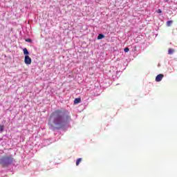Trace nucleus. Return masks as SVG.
<instances>
[{
    "instance_id": "obj_1",
    "label": "nucleus",
    "mask_w": 177,
    "mask_h": 177,
    "mask_svg": "<svg viewBox=\"0 0 177 177\" xmlns=\"http://www.w3.org/2000/svg\"><path fill=\"white\" fill-rule=\"evenodd\" d=\"M71 121V116L67 110L57 109L50 115L49 124L51 127H56L57 129L64 128Z\"/></svg>"
},
{
    "instance_id": "obj_2",
    "label": "nucleus",
    "mask_w": 177,
    "mask_h": 177,
    "mask_svg": "<svg viewBox=\"0 0 177 177\" xmlns=\"http://www.w3.org/2000/svg\"><path fill=\"white\" fill-rule=\"evenodd\" d=\"M13 157L12 156H4L0 159V164L2 167H8L10 165L12 162H13Z\"/></svg>"
},
{
    "instance_id": "obj_3",
    "label": "nucleus",
    "mask_w": 177,
    "mask_h": 177,
    "mask_svg": "<svg viewBox=\"0 0 177 177\" xmlns=\"http://www.w3.org/2000/svg\"><path fill=\"white\" fill-rule=\"evenodd\" d=\"M31 57H30V56L28 55H25V59H24V62H25V64H31Z\"/></svg>"
},
{
    "instance_id": "obj_4",
    "label": "nucleus",
    "mask_w": 177,
    "mask_h": 177,
    "mask_svg": "<svg viewBox=\"0 0 177 177\" xmlns=\"http://www.w3.org/2000/svg\"><path fill=\"white\" fill-rule=\"evenodd\" d=\"M163 78H164V75L162 74H159L156 77V82H160V81L162 80Z\"/></svg>"
},
{
    "instance_id": "obj_5",
    "label": "nucleus",
    "mask_w": 177,
    "mask_h": 177,
    "mask_svg": "<svg viewBox=\"0 0 177 177\" xmlns=\"http://www.w3.org/2000/svg\"><path fill=\"white\" fill-rule=\"evenodd\" d=\"M23 52L25 56H28V55H30V53L28 52V50H27L26 48H24Z\"/></svg>"
},
{
    "instance_id": "obj_6",
    "label": "nucleus",
    "mask_w": 177,
    "mask_h": 177,
    "mask_svg": "<svg viewBox=\"0 0 177 177\" xmlns=\"http://www.w3.org/2000/svg\"><path fill=\"white\" fill-rule=\"evenodd\" d=\"M78 103H81V98H75L74 100L75 104H78Z\"/></svg>"
},
{
    "instance_id": "obj_7",
    "label": "nucleus",
    "mask_w": 177,
    "mask_h": 177,
    "mask_svg": "<svg viewBox=\"0 0 177 177\" xmlns=\"http://www.w3.org/2000/svg\"><path fill=\"white\" fill-rule=\"evenodd\" d=\"M175 52V50L173 48H169L168 50V55H172Z\"/></svg>"
},
{
    "instance_id": "obj_8",
    "label": "nucleus",
    "mask_w": 177,
    "mask_h": 177,
    "mask_svg": "<svg viewBox=\"0 0 177 177\" xmlns=\"http://www.w3.org/2000/svg\"><path fill=\"white\" fill-rule=\"evenodd\" d=\"M82 161V158H80L76 160V166L78 167L80 165V163Z\"/></svg>"
},
{
    "instance_id": "obj_9",
    "label": "nucleus",
    "mask_w": 177,
    "mask_h": 177,
    "mask_svg": "<svg viewBox=\"0 0 177 177\" xmlns=\"http://www.w3.org/2000/svg\"><path fill=\"white\" fill-rule=\"evenodd\" d=\"M104 38V35L103 34H100L97 37V39H103Z\"/></svg>"
},
{
    "instance_id": "obj_10",
    "label": "nucleus",
    "mask_w": 177,
    "mask_h": 177,
    "mask_svg": "<svg viewBox=\"0 0 177 177\" xmlns=\"http://www.w3.org/2000/svg\"><path fill=\"white\" fill-rule=\"evenodd\" d=\"M173 21H167V27H171V24H172Z\"/></svg>"
},
{
    "instance_id": "obj_11",
    "label": "nucleus",
    "mask_w": 177,
    "mask_h": 177,
    "mask_svg": "<svg viewBox=\"0 0 177 177\" xmlns=\"http://www.w3.org/2000/svg\"><path fill=\"white\" fill-rule=\"evenodd\" d=\"M4 127L3 125H0V132H3Z\"/></svg>"
},
{
    "instance_id": "obj_12",
    "label": "nucleus",
    "mask_w": 177,
    "mask_h": 177,
    "mask_svg": "<svg viewBox=\"0 0 177 177\" xmlns=\"http://www.w3.org/2000/svg\"><path fill=\"white\" fill-rule=\"evenodd\" d=\"M124 51L126 52V53H127V52H129V48L127 47V48H125L124 49Z\"/></svg>"
},
{
    "instance_id": "obj_13",
    "label": "nucleus",
    "mask_w": 177,
    "mask_h": 177,
    "mask_svg": "<svg viewBox=\"0 0 177 177\" xmlns=\"http://www.w3.org/2000/svg\"><path fill=\"white\" fill-rule=\"evenodd\" d=\"M32 41L31 40V39H26V42H32Z\"/></svg>"
},
{
    "instance_id": "obj_14",
    "label": "nucleus",
    "mask_w": 177,
    "mask_h": 177,
    "mask_svg": "<svg viewBox=\"0 0 177 177\" xmlns=\"http://www.w3.org/2000/svg\"><path fill=\"white\" fill-rule=\"evenodd\" d=\"M157 13H162V11L161 10V9H158V10H156Z\"/></svg>"
}]
</instances>
